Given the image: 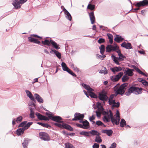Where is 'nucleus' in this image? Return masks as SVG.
<instances>
[{
    "label": "nucleus",
    "instance_id": "1",
    "mask_svg": "<svg viewBox=\"0 0 148 148\" xmlns=\"http://www.w3.org/2000/svg\"><path fill=\"white\" fill-rule=\"evenodd\" d=\"M104 115L103 118V121L105 122H108L110 121V119L113 125H118L119 124L120 120L116 117L114 118L113 114L110 110L109 112H103Z\"/></svg>",
    "mask_w": 148,
    "mask_h": 148
},
{
    "label": "nucleus",
    "instance_id": "2",
    "mask_svg": "<svg viewBox=\"0 0 148 148\" xmlns=\"http://www.w3.org/2000/svg\"><path fill=\"white\" fill-rule=\"evenodd\" d=\"M39 38L40 40L42 39V38L37 35L32 34L30 36L28 37V39L29 40L32 42L38 44H40V42L37 39L35 38Z\"/></svg>",
    "mask_w": 148,
    "mask_h": 148
},
{
    "label": "nucleus",
    "instance_id": "3",
    "mask_svg": "<svg viewBox=\"0 0 148 148\" xmlns=\"http://www.w3.org/2000/svg\"><path fill=\"white\" fill-rule=\"evenodd\" d=\"M128 83H125L122 84L116 91L117 94L122 95L125 92L128 85Z\"/></svg>",
    "mask_w": 148,
    "mask_h": 148
},
{
    "label": "nucleus",
    "instance_id": "4",
    "mask_svg": "<svg viewBox=\"0 0 148 148\" xmlns=\"http://www.w3.org/2000/svg\"><path fill=\"white\" fill-rule=\"evenodd\" d=\"M132 93H134L135 94H139V88L135 86H132L129 89L128 92L125 94L126 95L129 96Z\"/></svg>",
    "mask_w": 148,
    "mask_h": 148
},
{
    "label": "nucleus",
    "instance_id": "5",
    "mask_svg": "<svg viewBox=\"0 0 148 148\" xmlns=\"http://www.w3.org/2000/svg\"><path fill=\"white\" fill-rule=\"evenodd\" d=\"M27 0H15L13 3V5L16 9L19 8L21 5L26 2Z\"/></svg>",
    "mask_w": 148,
    "mask_h": 148
},
{
    "label": "nucleus",
    "instance_id": "6",
    "mask_svg": "<svg viewBox=\"0 0 148 148\" xmlns=\"http://www.w3.org/2000/svg\"><path fill=\"white\" fill-rule=\"evenodd\" d=\"M54 124L58 127L61 128H64L66 129L69 130L71 131H73V128L69 125L65 123H63L62 124L57 123H55Z\"/></svg>",
    "mask_w": 148,
    "mask_h": 148
},
{
    "label": "nucleus",
    "instance_id": "7",
    "mask_svg": "<svg viewBox=\"0 0 148 148\" xmlns=\"http://www.w3.org/2000/svg\"><path fill=\"white\" fill-rule=\"evenodd\" d=\"M119 47L117 46V45H116L115 46L108 45L106 47V51L108 52H110L112 51L116 52L117 50L119 49Z\"/></svg>",
    "mask_w": 148,
    "mask_h": 148
},
{
    "label": "nucleus",
    "instance_id": "8",
    "mask_svg": "<svg viewBox=\"0 0 148 148\" xmlns=\"http://www.w3.org/2000/svg\"><path fill=\"white\" fill-rule=\"evenodd\" d=\"M75 117L72 119L73 121H76L78 120H82L84 117V114L79 113H76L74 114Z\"/></svg>",
    "mask_w": 148,
    "mask_h": 148
},
{
    "label": "nucleus",
    "instance_id": "9",
    "mask_svg": "<svg viewBox=\"0 0 148 148\" xmlns=\"http://www.w3.org/2000/svg\"><path fill=\"white\" fill-rule=\"evenodd\" d=\"M40 138L44 140L49 141L50 138L48 134L44 132H41L39 133Z\"/></svg>",
    "mask_w": 148,
    "mask_h": 148
},
{
    "label": "nucleus",
    "instance_id": "10",
    "mask_svg": "<svg viewBox=\"0 0 148 148\" xmlns=\"http://www.w3.org/2000/svg\"><path fill=\"white\" fill-rule=\"evenodd\" d=\"M123 73L122 72H120L118 75H116L110 77V79L113 82H114L118 81L123 75Z\"/></svg>",
    "mask_w": 148,
    "mask_h": 148
},
{
    "label": "nucleus",
    "instance_id": "11",
    "mask_svg": "<svg viewBox=\"0 0 148 148\" xmlns=\"http://www.w3.org/2000/svg\"><path fill=\"white\" fill-rule=\"evenodd\" d=\"M48 116L49 119H51L54 121L58 123H62V122L61 121L62 119L60 116H52L50 114H49Z\"/></svg>",
    "mask_w": 148,
    "mask_h": 148
},
{
    "label": "nucleus",
    "instance_id": "12",
    "mask_svg": "<svg viewBox=\"0 0 148 148\" xmlns=\"http://www.w3.org/2000/svg\"><path fill=\"white\" fill-rule=\"evenodd\" d=\"M36 115L37 116L38 118L40 120L45 121L49 120V118H48L47 116L42 115L39 113H36Z\"/></svg>",
    "mask_w": 148,
    "mask_h": 148
},
{
    "label": "nucleus",
    "instance_id": "13",
    "mask_svg": "<svg viewBox=\"0 0 148 148\" xmlns=\"http://www.w3.org/2000/svg\"><path fill=\"white\" fill-rule=\"evenodd\" d=\"M89 15L91 21V23L93 24L95 23V18L93 12L89 13Z\"/></svg>",
    "mask_w": 148,
    "mask_h": 148
},
{
    "label": "nucleus",
    "instance_id": "14",
    "mask_svg": "<svg viewBox=\"0 0 148 148\" xmlns=\"http://www.w3.org/2000/svg\"><path fill=\"white\" fill-rule=\"evenodd\" d=\"M99 98L100 100L104 102L107 101V99L108 98V97L105 94L100 93L99 94Z\"/></svg>",
    "mask_w": 148,
    "mask_h": 148
},
{
    "label": "nucleus",
    "instance_id": "15",
    "mask_svg": "<svg viewBox=\"0 0 148 148\" xmlns=\"http://www.w3.org/2000/svg\"><path fill=\"white\" fill-rule=\"evenodd\" d=\"M121 46L127 49H130L132 48L131 45L130 43L123 42L121 44Z\"/></svg>",
    "mask_w": 148,
    "mask_h": 148
},
{
    "label": "nucleus",
    "instance_id": "16",
    "mask_svg": "<svg viewBox=\"0 0 148 148\" xmlns=\"http://www.w3.org/2000/svg\"><path fill=\"white\" fill-rule=\"evenodd\" d=\"M110 70L114 73V74L116 72H118L122 70V68L120 67H114L113 68H110Z\"/></svg>",
    "mask_w": 148,
    "mask_h": 148
},
{
    "label": "nucleus",
    "instance_id": "17",
    "mask_svg": "<svg viewBox=\"0 0 148 148\" xmlns=\"http://www.w3.org/2000/svg\"><path fill=\"white\" fill-rule=\"evenodd\" d=\"M123 40L124 38H122L121 36L119 35H116L114 39V41L119 43L121 42Z\"/></svg>",
    "mask_w": 148,
    "mask_h": 148
},
{
    "label": "nucleus",
    "instance_id": "18",
    "mask_svg": "<svg viewBox=\"0 0 148 148\" xmlns=\"http://www.w3.org/2000/svg\"><path fill=\"white\" fill-rule=\"evenodd\" d=\"M116 52L118 53L119 56V61L123 60L124 58H126V57L121 53V51L119 49L117 50Z\"/></svg>",
    "mask_w": 148,
    "mask_h": 148
},
{
    "label": "nucleus",
    "instance_id": "19",
    "mask_svg": "<svg viewBox=\"0 0 148 148\" xmlns=\"http://www.w3.org/2000/svg\"><path fill=\"white\" fill-rule=\"evenodd\" d=\"M116 96V95H115L114 94H113L110 95L108 101L110 105H111L112 104V103H114L115 100H113V99L114 97Z\"/></svg>",
    "mask_w": 148,
    "mask_h": 148
},
{
    "label": "nucleus",
    "instance_id": "20",
    "mask_svg": "<svg viewBox=\"0 0 148 148\" xmlns=\"http://www.w3.org/2000/svg\"><path fill=\"white\" fill-rule=\"evenodd\" d=\"M125 74L129 76H131L133 75L132 70L129 68L126 69L125 70Z\"/></svg>",
    "mask_w": 148,
    "mask_h": 148
},
{
    "label": "nucleus",
    "instance_id": "21",
    "mask_svg": "<svg viewBox=\"0 0 148 148\" xmlns=\"http://www.w3.org/2000/svg\"><path fill=\"white\" fill-rule=\"evenodd\" d=\"M83 129H87L89 127V123L86 120L82 122Z\"/></svg>",
    "mask_w": 148,
    "mask_h": 148
},
{
    "label": "nucleus",
    "instance_id": "22",
    "mask_svg": "<svg viewBox=\"0 0 148 148\" xmlns=\"http://www.w3.org/2000/svg\"><path fill=\"white\" fill-rule=\"evenodd\" d=\"M35 97L36 99L38 102L40 103H43V99L38 94H35Z\"/></svg>",
    "mask_w": 148,
    "mask_h": 148
},
{
    "label": "nucleus",
    "instance_id": "23",
    "mask_svg": "<svg viewBox=\"0 0 148 148\" xmlns=\"http://www.w3.org/2000/svg\"><path fill=\"white\" fill-rule=\"evenodd\" d=\"M25 130L23 127L22 128H20L17 130L16 134L18 136L21 135L23 133Z\"/></svg>",
    "mask_w": 148,
    "mask_h": 148
},
{
    "label": "nucleus",
    "instance_id": "24",
    "mask_svg": "<svg viewBox=\"0 0 148 148\" xmlns=\"http://www.w3.org/2000/svg\"><path fill=\"white\" fill-rule=\"evenodd\" d=\"M25 91L27 96L31 100L33 101L35 100L34 97L33 96V95L29 91L26 90Z\"/></svg>",
    "mask_w": 148,
    "mask_h": 148
},
{
    "label": "nucleus",
    "instance_id": "25",
    "mask_svg": "<svg viewBox=\"0 0 148 148\" xmlns=\"http://www.w3.org/2000/svg\"><path fill=\"white\" fill-rule=\"evenodd\" d=\"M102 132L103 133L106 134L108 136H111L113 133V131L111 130H102Z\"/></svg>",
    "mask_w": 148,
    "mask_h": 148
},
{
    "label": "nucleus",
    "instance_id": "26",
    "mask_svg": "<svg viewBox=\"0 0 148 148\" xmlns=\"http://www.w3.org/2000/svg\"><path fill=\"white\" fill-rule=\"evenodd\" d=\"M82 86L86 90H87L88 92L90 91H93V90L89 86L86 85L84 84H82Z\"/></svg>",
    "mask_w": 148,
    "mask_h": 148
},
{
    "label": "nucleus",
    "instance_id": "27",
    "mask_svg": "<svg viewBox=\"0 0 148 148\" xmlns=\"http://www.w3.org/2000/svg\"><path fill=\"white\" fill-rule=\"evenodd\" d=\"M148 5V0H144L139 1V7L141 6H144Z\"/></svg>",
    "mask_w": 148,
    "mask_h": 148
},
{
    "label": "nucleus",
    "instance_id": "28",
    "mask_svg": "<svg viewBox=\"0 0 148 148\" xmlns=\"http://www.w3.org/2000/svg\"><path fill=\"white\" fill-rule=\"evenodd\" d=\"M37 123L38 124H39L40 125H41L42 126L45 127H47L48 128H51V126L45 123H42L41 122H37Z\"/></svg>",
    "mask_w": 148,
    "mask_h": 148
},
{
    "label": "nucleus",
    "instance_id": "29",
    "mask_svg": "<svg viewBox=\"0 0 148 148\" xmlns=\"http://www.w3.org/2000/svg\"><path fill=\"white\" fill-rule=\"evenodd\" d=\"M42 44L44 45L50 46L51 45V40H49L45 39L44 41H42L41 42Z\"/></svg>",
    "mask_w": 148,
    "mask_h": 148
},
{
    "label": "nucleus",
    "instance_id": "30",
    "mask_svg": "<svg viewBox=\"0 0 148 148\" xmlns=\"http://www.w3.org/2000/svg\"><path fill=\"white\" fill-rule=\"evenodd\" d=\"M61 66L63 70L64 71H67L69 69L67 67L65 63L64 62H62V63Z\"/></svg>",
    "mask_w": 148,
    "mask_h": 148
},
{
    "label": "nucleus",
    "instance_id": "31",
    "mask_svg": "<svg viewBox=\"0 0 148 148\" xmlns=\"http://www.w3.org/2000/svg\"><path fill=\"white\" fill-rule=\"evenodd\" d=\"M51 44L52 45L53 47L56 49H60L57 44L53 40H51Z\"/></svg>",
    "mask_w": 148,
    "mask_h": 148
},
{
    "label": "nucleus",
    "instance_id": "32",
    "mask_svg": "<svg viewBox=\"0 0 148 148\" xmlns=\"http://www.w3.org/2000/svg\"><path fill=\"white\" fill-rule=\"evenodd\" d=\"M99 48L101 53L102 55H103L105 50V46L103 45H101Z\"/></svg>",
    "mask_w": 148,
    "mask_h": 148
},
{
    "label": "nucleus",
    "instance_id": "33",
    "mask_svg": "<svg viewBox=\"0 0 148 148\" xmlns=\"http://www.w3.org/2000/svg\"><path fill=\"white\" fill-rule=\"evenodd\" d=\"M99 73H103L104 74H106L108 73V72L106 67H103L101 70H100Z\"/></svg>",
    "mask_w": 148,
    "mask_h": 148
},
{
    "label": "nucleus",
    "instance_id": "34",
    "mask_svg": "<svg viewBox=\"0 0 148 148\" xmlns=\"http://www.w3.org/2000/svg\"><path fill=\"white\" fill-rule=\"evenodd\" d=\"M107 36L108 37V38L109 39V42L111 44H112L113 43V36L112 35L110 34H107Z\"/></svg>",
    "mask_w": 148,
    "mask_h": 148
},
{
    "label": "nucleus",
    "instance_id": "35",
    "mask_svg": "<svg viewBox=\"0 0 148 148\" xmlns=\"http://www.w3.org/2000/svg\"><path fill=\"white\" fill-rule=\"evenodd\" d=\"M139 82H141L143 85L145 86H147L148 85V83L145 80L141 78H139Z\"/></svg>",
    "mask_w": 148,
    "mask_h": 148
},
{
    "label": "nucleus",
    "instance_id": "36",
    "mask_svg": "<svg viewBox=\"0 0 148 148\" xmlns=\"http://www.w3.org/2000/svg\"><path fill=\"white\" fill-rule=\"evenodd\" d=\"M65 145L66 148H75L72 144L69 143H65Z\"/></svg>",
    "mask_w": 148,
    "mask_h": 148
},
{
    "label": "nucleus",
    "instance_id": "37",
    "mask_svg": "<svg viewBox=\"0 0 148 148\" xmlns=\"http://www.w3.org/2000/svg\"><path fill=\"white\" fill-rule=\"evenodd\" d=\"M126 122L124 119H121L120 124V125L121 127H123L125 125Z\"/></svg>",
    "mask_w": 148,
    "mask_h": 148
},
{
    "label": "nucleus",
    "instance_id": "38",
    "mask_svg": "<svg viewBox=\"0 0 148 148\" xmlns=\"http://www.w3.org/2000/svg\"><path fill=\"white\" fill-rule=\"evenodd\" d=\"M112 57L113 58V61L114 62L117 64H119V58L116 57L114 56H112Z\"/></svg>",
    "mask_w": 148,
    "mask_h": 148
},
{
    "label": "nucleus",
    "instance_id": "39",
    "mask_svg": "<svg viewBox=\"0 0 148 148\" xmlns=\"http://www.w3.org/2000/svg\"><path fill=\"white\" fill-rule=\"evenodd\" d=\"M89 132L92 135H97V136L99 135V133L97 131L92 130Z\"/></svg>",
    "mask_w": 148,
    "mask_h": 148
},
{
    "label": "nucleus",
    "instance_id": "40",
    "mask_svg": "<svg viewBox=\"0 0 148 148\" xmlns=\"http://www.w3.org/2000/svg\"><path fill=\"white\" fill-rule=\"evenodd\" d=\"M33 123L32 122H30L28 123L27 124H26L23 127L24 129L25 130L28 129Z\"/></svg>",
    "mask_w": 148,
    "mask_h": 148
},
{
    "label": "nucleus",
    "instance_id": "41",
    "mask_svg": "<svg viewBox=\"0 0 148 148\" xmlns=\"http://www.w3.org/2000/svg\"><path fill=\"white\" fill-rule=\"evenodd\" d=\"M95 141L97 143H100L102 142V140L99 135H97L96 137Z\"/></svg>",
    "mask_w": 148,
    "mask_h": 148
},
{
    "label": "nucleus",
    "instance_id": "42",
    "mask_svg": "<svg viewBox=\"0 0 148 148\" xmlns=\"http://www.w3.org/2000/svg\"><path fill=\"white\" fill-rule=\"evenodd\" d=\"M90 133L89 132H85V131H82L80 132L79 134L81 135H84L85 136H89V133Z\"/></svg>",
    "mask_w": 148,
    "mask_h": 148
},
{
    "label": "nucleus",
    "instance_id": "43",
    "mask_svg": "<svg viewBox=\"0 0 148 148\" xmlns=\"http://www.w3.org/2000/svg\"><path fill=\"white\" fill-rule=\"evenodd\" d=\"M92 91H90L88 93L89 95L92 98H96L97 96L94 93L92 92Z\"/></svg>",
    "mask_w": 148,
    "mask_h": 148
},
{
    "label": "nucleus",
    "instance_id": "44",
    "mask_svg": "<svg viewBox=\"0 0 148 148\" xmlns=\"http://www.w3.org/2000/svg\"><path fill=\"white\" fill-rule=\"evenodd\" d=\"M54 53L56 54V56L59 59H60L61 58V54L58 51L54 50Z\"/></svg>",
    "mask_w": 148,
    "mask_h": 148
},
{
    "label": "nucleus",
    "instance_id": "45",
    "mask_svg": "<svg viewBox=\"0 0 148 148\" xmlns=\"http://www.w3.org/2000/svg\"><path fill=\"white\" fill-rule=\"evenodd\" d=\"M129 79V77L127 76L124 75L122 77V82H125L127 81Z\"/></svg>",
    "mask_w": 148,
    "mask_h": 148
},
{
    "label": "nucleus",
    "instance_id": "46",
    "mask_svg": "<svg viewBox=\"0 0 148 148\" xmlns=\"http://www.w3.org/2000/svg\"><path fill=\"white\" fill-rule=\"evenodd\" d=\"M95 8V5H92L91 4H89L88 5L87 8L90 10H93Z\"/></svg>",
    "mask_w": 148,
    "mask_h": 148
},
{
    "label": "nucleus",
    "instance_id": "47",
    "mask_svg": "<svg viewBox=\"0 0 148 148\" xmlns=\"http://www.w3.org/2000/svg\"><path fill=\"white\" fill-rule=\"evenodd\" d=\"M96 124L98 126H103L104 127H106V125L101 121H97L96 122Z\"/></svg>",
    "mask_w": 148,
    "mask_h": 148
},
{
    "label": "nucleus",
    "instance_id": "48",
    "mask_svg": "<svg viewBox=\"0 0 148 148\" xmlns=\"http://www.w3.org/2000/svg\"><path fill=\"white\" fill-rule=\"evenodd\" d=\"M112 107H116V108H118L120 106V103L119 102H118L117 103H116L115 101H114V103H112Z\"/></svg>",
    "mask_w": 148,
    "mask_h": 148
},
{
    "label": "nucleus",
    "instance_id": "49",
    "mask_svg": "<svg viewBox=\"0 0 148 148\" xmlns=\"http://www.w3.org/2000/svg\"><path fill=\"white\" fill-rule=\"evenodd\" d=\"M28 144V141L26 140H25L24 142L22 143L23 146L24 148H27V147Z\"/></svg>",
    "mask_w": 148,
    "mask_h": 148
},
{
    "label": "nucleus",
    "instance_id": "50",
    "mask_svg": "<svg viewBox=\"0 0 148 148\" xmlns=\"http://www.w3.org/2000/svg\"><path fill=\"white\" fill-rule=\"evenodd\" d=\"M135 6L138 7L137 8H135L132 9V12H136L139 10V2L137 3L135 5Z\"/></svg>",
    "mask_w": 148,
    "mask_h": 148
},
{
    "label": "nucleus",
    "instance_id": "51",
    "mask_svg": "<svg viewBox=\"0 0 148 148\" xmlns=\"http://www.w3.org/2000/svg\"><path fill=\"white\" fill-rule=\"evenodd\" d=\"M30 116L32 118H34V112L32 108H31L30 109Z\"/></svg>",
    "mask_w": 148,
    "mask_h": 148
},
{
    "label": "nucleus",
    "instance_id": "52",
    "mask_svg": "<svg viewBox=\"0 0 148 148\" xmlns=\"http://www.w3.org/2000/svg\"><path fill=\"white\" fill-rule=\"evenodd\" d=\"M66 15V16L67 18L70 21H71L72 19V17L71 15L69 13V12H68L66 13L65 14Z\"/></svg>",
    "mask_w": 148,
    "mask_h": 148
},
{
    "label": "nucleus",
    "instance_id": "53",
    "mask_svg": "<svg viewBox=\"0 0 148 148\" xmlns=\"http://www.w3.org/2000/svg\"><path fill=\"white\" fill-rule=\"evenodd\" d=\"M69 73L72 75L75 76L76 77V75L73 72L71 71L70 69H69L67 71Z\"/></svg>",
    "mask_w": 148,
    "mask_h": 148
},
{
    "label": "nucleus",
    "instance_id": "54",
    "mask_svg": "<svg viewBox=\"0 0 148 148\" xmlns=\"http://www.w3.org/2000/svg\"><path fill=\"white\" fill-rule=\"evenodd\" d=\"M23 119V117L22 116H20L17 117L16 120V122L18 123L21 122L22 121Z\"/></svg>",
    "mask_w": 148,
    "mask_h": 148
},
{
    "label": "nucleus",
    "instance_id": "55",
    "mask_svg": "<svg viewBox=\"0 0 148 148\" xmlns=\"http://www.w3.org/2000/svg\"><path fill=\"white\" fill-rule=\"evenodd\" d=\"M27 121H25L22 122L19 125V127H24L26 124Z\"/></svg>",
    "mask_w": 148,
    "mask_h": 148
},
{
    "label": "nucleus",
    "instance_id": "56",
    "mask_svg": "<svg viewBox=\"0 0 148 148\" xmlns=\"http://www.w3.org/2000/svg\"><path fill=\"white\" fill-rule=\"evenodd\" d=\"M105 40L104 39L101 38L98 41V42L99 44H101L105 42Z\"/></svg>",
    "mask_w": 148,
    "mask_h": 148
},
{
    "label": "nucleus",
    "instance_id": "57",
    "mask_svg": "<svg viewBox=\"0 0 148 148\" xmlns=\"http://www.w3.org/2000/svg\"><path fill=\"white\" fill-rule=\"evenodd\" d=\"M116 144L115 143H114L111 144V146L109 148H116Z\"/></svg>",
    "mask_w": 148,
    "mask_h": 148
},
{
    "label": "nucleus",
    "instance_id": "58",
    "mask_svg": "<svg viewBox=\"0 0 148 148\" xmlns=\"http://www.w3.org/2000/svg\"><path fill=\"white\" fill-rule=\"evenodd\" d=\"M99 145L97 144L96 143H95L93 145L92 147L93 148H99Z\"/></svg>",
    "mask_w": 148,
    "mask_h": 148
},
{
    "label": "nucleus",
    "instance_id": "59",
    "mask_svg": "<svg viewBox=\"0 0 148 148\" xmlns=\"http://www.w3.org/2000/svg\"><path fill=\"white\" fill-rule=\"evenodd\" d=\"M96 115L98 117H100L101 116V113L99 111H96Z\"/></svg>",
    "mask_w": 148,
    "mask_h": 148
},
{
    "label": "nucleus",
    "instance_id": "60",
    "mask_svg": "<svg viewBox=\"0 0 148 148\" xmlns=\"http://www.w3.org/2000/svg\"><path fill=\"white\" fill-rule=\"evenodd\" d=\"M95 119V116L94 115H92V116L90 117L89 118V120L90 121H92Z\"/></svg>",
    "mask_w": 148,
    "mask_h": 148
},
{
    "label": "nucleus",
    "instance_id": "61",
    "mask_svg": "<svg viewBox=\"0 0 148 148\" xmlns=\"http://www.w3.org/2000/svg\"><path fill=\"white\" fill-rule=\"evenodd\" d=\"M116 118H117L118 119L119 118V120L120 119V117L119 116V113L118 111V110H117L116 113Z\"/></svg>",
    "mask_w": 148,
    "mask_h": 148
},
{
    "label": "nucleus",
    "instance_id": "62",
    "mask_svg": "<svg viewBox=\"0 0 148 148\" xmlns=\"http://www.w3.org/2000/svg\"><path fill=\"white\" fill-rule=\"evenodd\" d=\"M76 125L78 127L83 129V125H82L77 123L76 124Z\"/></svg>",
    "mask_w": 148,
    "mask_h": 148
},
{
    "label": "nucleus",
    "instance_id": "63",
    "mask_svg": "<svg viewBox=\"0 0 148 148\" xmlns=\"http://www.w3.org/2000/svg\"><path fill=\"white\" fill-rule=\"evenodd\" d=\"M139 53L144 55L145 54V51L142 49L141 51H139Z\"/></svg>",
    "mask_w": 148,
    "mask_h": 148
},
{
    "label": "nucleus",
    "instance_id": "64",
    "mask_svg": "<svg viewBox=\"0 0 148 148\" xmlns=\"http://www.w3.org/2000/svg\"><path fill=\"white\" fill-rule=\"evenodd\" d=\"M139 74H141L144 76H146V74L139 69Z\"/></svg>",
    "mask_w": 148,
    "mask_h": 148
}]
</instances>
